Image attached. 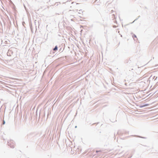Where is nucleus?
Masks as SVG:
<instances>
[{
    "label": "nucleus",
    "mask_w": 158,
    "mask_h": 158,
    "mask_svg": "<svg viewBox=\"0 0 158 158\" xmlns=\"http://www.w3.org/2000/svg\"><path fill=\"white\" fill-rule=\"evenodd\" d=\"M57 50V46H56L54 48L53 50L54 51H56Z\"/></svg>",
    "instance_id": "nucleus-2"
},
{
    "label": "nucleus",
    "mask_w": 158,
    "mask_h": 158,
    "mask_svg": "<svg viewBox=\"0 0 158 158\" xmlns=\"http://www.w3.org/2000/svg\"><path fill=\"white\" fill-rule=\"evenodd\" d=\"M4 123H5V122H4V121L3 124H4Z\"/></svg>",
    "instance_id": "nucleus-4"
},
{
    "label": "nucleus",
    "mask_w": 158,
    "mask_h": 158,
    "mask_svg": "<svg viewBox=\"0 0 158 158\" xmlns=\"http://www.w3.org/2000/svg\"><path fill=\"white\" fill-rule=\"evenodd\" d=\"M148 105H143V106H141V107L145 106H148Z\"/></svg>",
    "instance_id": "nucleus-3"
},
{
    "label": "nucleus",
    "mask_w": 158,
    "mask_h": 158,
    "mask_svg": "<svg viewBox=\"0 0 158 158\" xmlns=\"http://www.w3.org/2000/svg\"><path fill=\"white\" fill-rule=\"evenodd\" d=\"M83 11L81 10H79V12L77 14V16L79 17L80 18L82 19H85V17L84 16L83 14Z\"/></svg>",
    "instance_id": "nucleus-1"
}]
</instances>
